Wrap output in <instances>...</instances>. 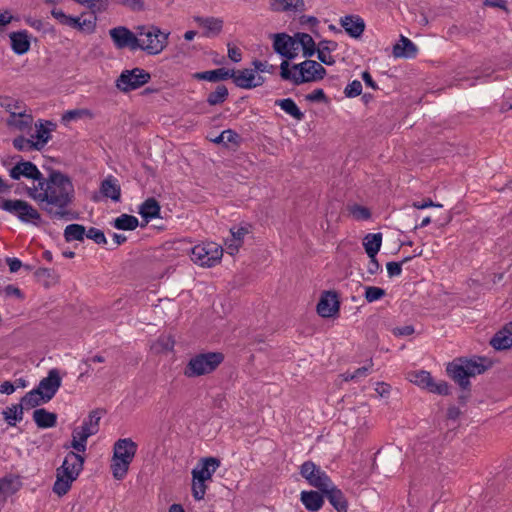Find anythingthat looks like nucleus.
Segmentation results:
<instances>
[{
  "label": "nucleus",
  "mask_w": 512,
  "mask_h": 512,
  "mask_svg": "<svg viewBox=\"0 0 512 512\" xmlns=\"http://www.w3.org/2000/svg\"><path fill=\"white\" fill-rule=\"evenodd\" d=\"M26 194L51 218L64 219L74 198V186L70 178L54 171L40 182L26 187Z\"/></svg>",
  "instance_id": "1"
},
{
  "label": "nucleus",
  "mask_w": 512,
  "mask_h": 512,
  "mask_svg": "<svg viewBox=\"0 0 512 512\" xmlns=\"http://www.w3.org/2000/svg\"><path fill=\"white\" fill-rule=\"evenodd\" d=\"M281 77L284 80H290L295 85L303 83L317 82L326 75V69L318 62L310 59L294 64L289 68L288 61L284 60L281 65Z\"/></svg>",
  "instance_id": "2"
},
{
  "label": "nucleus",
  "mask_w": 512,
  "mask_h": 512,
  "mask_svg": "<svg viewBox=\"0 0 512 512\" xmlns=\"http://www.w3.org/2000/svg\"><path fill=\"white\" fill-rule=\"evenodd\" d=\"M490 365V361L483 357L458 358L448 364L447 373L462 388H466L469 377L482 374Z\"/></svg>",
  "instance_id": "3"
},
{
  "label": "nucleus",
  "mask_w": 512,
  "mask_h": 512,
  "mask_svg": "<svg viewBox=\"0 0 512 512\" xmlns=\"http://www.w3.org/2000/svg\"><path fill=\"white\" fill-rule=\"evenodd\" d=\"M84 457L75 452H69L56 471V481L53 485V492L58 496L65 495L71 488L72 483L77 479L83 469Z\"/></svg>",
  "instance_id": "4"
},
{
  "label": "nucleus",
  "mask_w": 512,
  "mask_h": 512,
  "mask_svg": "<svg viewBox=\"0 0 512 512\" xmlns=\"http://www.w3.org/2000/svg\"><path fill=\"white\" fill-rule=\"evenodd\" d=\"M137 448L138 445L131 438H121L114 443L110 468L116 480L126 477Z\"/></svg>",
  "instance_id": "5"
},
{
  "label": "nucleus",
  "mask_w": 512,
  "mask_h": 512,
  "mask_svg": "<svg viewBox=\"0 0 512 512\" xmlns=\"http://www.w3.org/2000/svg\"><path fill=\"white\" fill-rule=\"evenodd\" d=\"M168 33L162 32L156 26H139L137 49H141L150 55L161 53L167 46Z\"/></svg>",
  "instance_id": "6"
},
{
  "label": "nucleus",
  "mask_w": 512,
  "mask_h": 512,
  "mask_svg": "<svg viewBox=\"0 0 512 512\" xmlns=\"http://www.w3.org/2000/svg\"><path fill=\"white\" fill-rule=\"evenodd\" d=\"M224 355L220 352L200 353L193 356L184 369L188 378L210 374L223 362Z\"/></svg>",
  "instance_id": "7"
},
{
  "label": "nucleus",
  "mask_w": 512,
  "mask_h": 512,
  "mask_svg": "<svg viewBox=\"0 0 512 512\" xmlns=\"http://www.w3.org/2000/svg\"><path fill=\"white\" fill-rule=\"evenodd\" d=\"M223 256V248L212 241L195 245L191 249V260L202 267H213Z\"/></svg>",
  "instance_id": "8"
},
{
  "label": "nucleus",
  "mask_w": 512,
  "mask_h": 512,
  "mask_svg": "<svg viewBox=\"0 0 512 512\" xmlns=\"http://www.w3.org/2000/svg\"><path fill=\"white\" fill-rule=\"evenodd\" d=\"M0 208L24 223H37L41 214L30 203L21 199H6L0 204Z\"/></svg>",
  "instance_id": "9"
},
{
  "label": "nucleus",
  "mask_w": 512,
  "mask_h": 512,
  "mask_svg": "<svg viewBox=\"0 0 512 512\" xmlns=\"http://www.w3.org/2000/svg\"><path fill=\"white\" fill-rule=\"evenodd\" d=\"M150 78V74L141 68L124 70L116 80V86L123 92H129L145 85Z\"/></svg>",
  "instance_id": "10"
},
{
  "label": "nucleus",
  "mask_w": 512,
  "mask_h": 512,
  "mask_svg": "<svg viewBox=\"0 0 512 512\" xmlns=\"http://www.w3.org/2000/svg\"><path fill=\"white\" fill-rule=\"evenodd\" d=\"M300 474L311 486L321 491L330 487V483L332 482L326 472L321 470L320 467L316 466L312 461H306L301 465Z\"/></svg>",
  "instance_id": "11"
},
{
  "label": "nucleus",
  "mask_w": 512,
  "mask_h": 512,
  "mask_svg": "<svg viewBox=\"0 0 512 512\" xmlns=\"http://www.w3.org/2000/svg\"><path fill=\"white\" fill-rule=\"evenodd\" d=\"M409 380L417 386L439 395H448L449 386L445 381L435 382L429 372L421 370L411 372Z\"/></svg>",
  "instance_id": "12"
},
{
  "label": "nucleus",
  "mask_w": 512,
  "mask_h": 512,
  "mask_svg": "<svg viewBox=\"0 0 512 512\" xmlns=\"http://www.w3.org/2000/svg\"><path fill=\"white\" fill-rule=\"evenodd\" d=\"M231 78H233L237 87L243 89H252L261 86L265 81L264 77L259 74L258 71L250 68L237 71L232 70Z\"/></svg>",
  "instance_id": "13"
},
{
  "label": "nucleus",
  "mask_w": 512,
  "mask_h": 512,
  "mask_svg": "<svg viewBox=\"0 0 512 512\" xmlns=\"http://www.w3.org/2000/svg\"><path fill=\"white\" fill-rule=\"evenodd\" d=\"M109 35L118 49L130 48L131 50H137L138 27L136 32L133 33L124 26H118L111 29Z\"/></svg>",
  "instance_id": "14"
},
{
  "label": "nucleus",
  "mask_w": 512,
  "mask_h": 512,
  "mask_svg": "<svg viewBox=\"0 0 512 512\" xmlns=\"http://www.w3.org/2000/svg\"><path fill=\"white\" fill-rule=\"evenodd\" d=\"M9 175L14 180H19L22 177L30 179L32 180V184L40 182L43 178L37 166L30 161L18 162L10 169Z\"/></svg>",
  "instance_id": "15"
},
{
  "label": "nucleus",
  "mask_w": 512,
  "mask_h": 512,
  "mask_svg": "<svg viewBox=\"0 0 512 512\" xmlns=\"http://www.w3.org/2000/svg\"><path fill=\"white\" fill-rule=\"evenodd\" d=\"M273 48L276 53L287 59H294L298 54L295 35L289 36L284 33L274 35Z\"/></svg>",
  "instance_id": "16"
},
{
  "label": "nucleus",
  "mask_w": 512,
  "mask_h": 512,
  "mask_svg": "<svg viewBox=\"0 0 512 512\" xmlns=\"http://www.w3.org/2000/svg\"><path fill=\"white\" fill-rule=\"evenodd\" d=\"M56 129V124L48 120H38L35 123V132L30 135L34 141L36 150L43 149L51 139V133Z\"/></svg>",
  "instance_id": "17"
},
{
  "label": "nucleus",
  "mask_w": 512,
  "mask_h": 512,
  "mask_svg": "<svg viewBox=\"0 0 512 512\" xmlns=\"http://www.w3.org/2000/svg\"><path fill=\"white\" fill-rule=\"evenodd\" d=\"M60 386L61 377L59 371L57 369H51L48 372L47 377L43 378L40 381L36 389L46 398L47 401H50L54 397Z\"/></svg>",
  "instance_id": "18"
},
{
  "label": "nucleus",
  "mask_w": 512,
  "mask_h": 512,
  "mask_svg": "<svg viewBox=\"0 0 512 512\" xmlns=\"http://www.w3.org/2000/svg\"><path fill=\"white\" fill-rule=\"evenodd\" d=\"M339 311V301L337 295L334 292H325L318 304L317 312L324 318L333 317Z\"/></svg>",
  "instance_id": "19"
},
{
  "label": "nucleus",
  "mask_w": 512,
  "mask_h": 512,
  "mask_svg": "<svg viewBox=\"0 0 512 512\" xmlns=\"http://www.w3.org/2000/svg\"><path fill=\"white\" fill-rule=\"evenodd\" d=\"M219 464L216 458H205L192 470V476L194 479H200V481L210 480Z\"/></svg>",
  "instance_id": "20"
},
{
  "label": "nucleus",
  "mask_w": 512,
  "mask_h": 512,
  "mask_svg": "<svg viewBox=\"0 0 512 512\" xmlns=\"http://www.w3.org/2000/svg\"><path fill=\"white\" fill-rule=\"evenodd\" d=\"M340 25L354 38L360 37L365 30V22L358 15H347L340 19Z\"/></svg>",
  "instance_id": "21"
},
{
  "label": "nucleus",
  "mask_w": 512,
  "mask_h": 512,
  "mask_svg": "<svg viewBox=\"0 0 512 512\" xmlns=\"http://www.w3.org/2000/svg\"><path fill=\"white\" fill-rule=\"evenodd\" d=\"M8 126L21 132L28 131L33 124V116L24 109L21 112H13L7 119Z\"/></svg>",
  "instance_id": "22"
},
{
  "label": "nucleus",
  "mask_w": 512,
  "mask_h": 512,
  "mask_svg": "<svg viewBox=\"0 0 512 512\" xmlns=\"http://www.w3.org/2000/svg\"><path fill=\"white\" fill-rule=\"evenodd\" d=\"M194 21L204 29V36L213 37L218 35L223 27V20L216 17H194Z\"/></svg>",
  "instance_id": "23"
},
{
  "label": "nucleus",
  "mask_w": 512,
  "mask_h": 512,
  "mask_svg": "<svg viewBox=\"0 0 512 512\" xmlns=\"http://www.w3.org/2000/svg\"><path fill=\"white\" fill-rule=\"evenodd\" d=\"M338 45L332 40H321L319 41L316 54L319 61L325 65H333L335 63L334 57L331 55L333 51L337 49Z\"/></svg>",
  "instance_id": "24"
},
{
  "label": "nucleus",
  "mask_w": 512,
  "mask_h": 512,
  "mask_svg": "<svg viewBox=\"0 0 512 512\" xmlns=\"http://www.w3.org/2000/svg\"><path fill=\"white\" fill-rule=\"evenodd\" d=\"M322 492L327 496L331 505L338 512H347V501L342 491L336 488L332 482L330 483V487L324 489Z\"/></svg>",
  "instance_id": "25"
},
{
  "label": "nucleus",
  "mask_w": 512,
  "mask_h": 512,
  "mask_svg": "<svg viewBox=\"0 0 512 512\" xmlns=\"http://www.w3.org/2000/svg\"><path fill=\"white\" fill-rule=\"evenodd\" d=\"M490 344L496 350L508 349L512 346V322L497 332L491 339Z\"/></svg>",
  "instance_id": "26"
},
{
  "label": "nucleus",
  "mask_w": 512,
  "mask_h": 512,
  "mask_svg": "<svg viewBox=\"0 0 512 512\" xmlns=\"http://www.w3.org/2000/svg\"><path fill=\"white\" fill-rule=\"evenodd\" d=\"M416 54V45L405 36H401L399 42L393 47V55L397 58H413Z\"/></svg>",
  "instance_id": "27"
},
{
  "label": "nucleus",
  "mask_w": 512,
  "mask_h": 512,
  "mask_svg": "<svg viewBox=\"0 0 512 512\" xmlns=\"http://www.w3.org/2000/svg\"><path fill=\"white\" fill-rule=\"evenodd\" d=\"M10 39H11L12 49L16 54H18V55L25 54L30 49V40H29L28 32H26V31L13 32L10 34Z\"/></svg>",
  "instance_id": "28"
},
{
  "label": "nucleus",
  "mask_w": 512,
  "mask_h": 512,
  "mask_svg": "<svg viewBox=\"0 0 512 512\" xmlns=\"http://www.w3.org/2000/svg\"><path fill=\"white\" fill-rule=\"evenodd\" d=\"M295 39L296 46L302 48L304 57L309 58L316 54V43L311 35L307 33H296Z\"/></svg>",
  "instance_id": "29"
},
{
  "label": "nucleus",
  "mask_w": 512,
  "mask_h": 512,
  "mask_svg": "<svg viewBox=\"0 0 512 512\" xmlns=\"http://www.w3.org/2000/svg\"><path fill=\"white\" fill-rule=\"evenodd\" d=\"M33 420L39 428H51L57 423V415L43 408L33 412Z\"/></svg>",
  "instance_id": "30"
},
{
  "label": "nucleus",
  "mask_w": 512,
  "mask_h": 512,
  "mask_svg": "<svg viewBox=\"0 0 512 512\" xmlns=\"http://www.w3.org/2000/svg\"><path fill=\"white\" fill-rule=\"evenodd\" d=\"M91 435H88V432L83 430L81 427H76L72 431V441L69 446H65L66 448H73L75 451L79 453H84L87 448V439Z\"/></svg>",
  "instance_id": "31"
},
{
  "label": "nucleus",
  "mask_w": 512,
  "mask_h": 512,
  "mask_svg": "<svg viewBox=\"0 0 512 512\" xmlns=\"http://www.w3.org/2000/svg\"><path fill=\"white\" fill-rule=\"evenodd\" d=\"M301 501L305 508L309 511H318L323 503V497L316 491H303L301 492Z\"/></svg>",
  "instance_id": "32"
},
{
  "label": "nucleus",
  "mask_w": 512,
  "mask_h": 512,
  "mask_svg": "<svg viewBox=\"0 0 512 512\" xmlns=\"http://www.w3.org/2000/svg\"><path fill=\"white\" fill-rule=\"evenodd\" d=\"M382 244L381 233H370L367 234L363 239V246L368 257H374L377 255Z\"/></svg>",
  "instance_id": "33"
},
{
  "label": "nucleus",
  "mask_w": 512,
  "mask_h": 512,
  "mask_svg": "<svg viewBox=\"0 0 512 512\" xmlns=\"http://www.w3.org/2000/svg\"><path fill=\"white\" fill-rule=\"evenodd\" d=\"M232 70H226L224 68L210 70V71H204V72H197L193 75L195 79L198 80H206L215 82L218 80H226L228 78H231Z\"/></svg>",
  "instance_id": "34"
},
{
  "label": "nucleus",
  "mask_w": 512,
  "mask_h": 512,
  "mask_svg": "<svg viewBox=\"0 0 512 512\" xmlns=\"http://www.w3.org/2000/svg\"><path fill=\"white\" fill-rule=\"evenodd\" d=\"M138 212L146 221H150L159 216L160 205L154 198H148L141 204Z\"/></svg>",
  "instance_id": "35"
},
{
  "label": "nucleus",
  "mask_w": 512,
  "mask_h": 512,
  "mask_svg": "<svg viewBox=\"0 0 512 512\" xmlns=\"http://www.w3.org/2000/svg\"><path fill=\"white\" fill-rule=\"evenodd\" d=\"M101 192L102 194L112 199L113 201H118L121 195V189L117 182V180L113 177L106 178L101 184Z\"/></svg>",
  "instance_id": "36"
},
{
  "label": "nucleus",
  "mask_w": 512,
  "mask_h": 512,
  "mask_svg": "<svg viewBox=\"0 0 512 512\" xmlns=\"http://www.w3.org/2000/svg\"><path fill=\"white\" fill-rule=\"evenodd\" d=\"M275 105L279 106L285 113L296 120H302L304 114L300 111L295 101L291 98L276 100Z\"/></svg>",
  "instance_id": "37"
},
{
  "label": "nucleus",
  "mask_w": 512,
  "mask_h": 512,
  "mask_svg": "<svg viewBox=\"0 0 512 512\" xmlns=\"http://www.w3.org/2000/svg\"><path fill=\"white\" fill-rule=\"evenodd\" d=\"M101 413L99 410H93L89 413L88 417L84 419L80 426L83 430L88 432V435H95L99 431V423Z\"/></svg>",
  "instance_id": "38"
},
{
  "label": "nucleus",
  "mask_w": 512,
  "mask_h": 512,
  "mask_svg": "<svg viewBox=\"0 0 512 512\" xmlns=\"http://www.w3.org/2000/svg\"><path fill=\"white\" fill-rule=\"evenodd\" d=\"M138 219L129 214H122L113 221V226L119 230L132 231L138 227Z\"/></svg>",
  "instance_id": "39"
},
{
  "label": "nucleus",
  "mask_w": 512,
  "mask_h": 512,
  "mask_svg": "<svg viewBox=\"0 0 512 512\" xmlns=\"http://www.w3.org/2000/svg\"><path fill=\"white\" fill-rule=\"evenodd\" d=\"M46 402H48L46 398L41 393H39L37 389L29 391L21 399V405L23 406V408L27 409L37 407Z\"/></svg>",
  "instance_id": "40"
},
{
  "label": "nucleus",
  "mask_w": 512,
  "mask_h": 512,
  "mask_svg": "<svg viewBox=\"0 0 512 512\" xmlns=\"http://www.w3.org/2000/svg\"><path fill=\"white\" fill-rule=\"evenodd\" d=\"M86 235V229L80 224H70L64 229V238L66 242L83 241Z\"/></svg>",
  "instance_id": "41"
},
{
  "label": "nucleus",
  "mask_w": 512,
  "mask_h": 512,
  "mask_svg": "<svg viewBox=\"0 0 512 512\" xmlns=\"http://www.w3.org/2000/svg\"><path fill=\"white\" fill-rule=\"evenodd\" d=\"M303 6V0H270V7L273 11H293Z\"/></svg>",
  "instance_id": "42"
},
{
  "label": "nucleus",
  "mask_w": 512,
  "mask_h": 512,
  "mask_svg": "<svg viewBox=\"0 0 512 512\" xmlns=\"http://www.w3.org/2000/svg\"><path fill=\"white\" fill-rule=\"evenodd\" d=\"M23 406L21 404L11 405L3 411V416L10 426H15L23 418Z\"/></svg>",
  "instance_id": "43"
},
{
  "label": "nucleus",
  "mask_w": 512,
  "mask_h": 512,
  "mask_svg": "<svg viewBox=\"0 0 512 512\" xmlns=\"http://www.w3.org/2000/svg\"><path fill=\"white\" fill-rule=\"evenodd\" d=\"M0 106L9 113V116H12L13 112H21L25 109L22 101L10 96L0 97Z\"/></svg>",
  "instance_id": "44"
},
{
  "label": "nucleus",
  "mask_w": 512,
  "mask_h": 512,
  "mask_svg": "<svg viewBox=\"0 0 512 512\" xmlns=\"http://www.w3.org/2000/svg\"><path fill=\"white\" fill-rule=\"evenodd\" d=\"M93 113L88 109H73L68 110L62 115V122L68 124L72 121H76L83 118H92Z\"/></svg>",
  "instance_id": "45"
},
{
  "label": "nucleus",
  "mask_w": 512,
  "mask_h": 512,
  "mask_svg": "<svg viewBox=\"0 0 512 512\" xmlns=\"http://www.w3.org/2000/svg\"><path fill=\"white\" fill-rule=\"evenodd\" d=\"M228 96V90L224 85H219L216 87L215 91L211 92L208 95L207 102L210 105H217L223 103Z\"/></svg>",
  "instance_id": "46"
},
{
  "label": "nucleus",
  "mask_w": 512,
  "mask_h": 512,
  "mask_svg": "<svg viewBox=\"0 0 512 512\" xmlns=\"http://www.w3.org/2000/svg\"><path fill=\"white\" fill-rule=\"evenodd\" d=\"M174 347V341L170 336H161L153 344L152 348L157 353L171 351Z\"/></svg>",
  "instance_id": "47"
},
{
  "label": "nucleus",
  "mask_w": 512,
  "mask_h": 512,
  "mask_svg": "<svg viewBox=\"0 0 512 512\" xmlns=\"http://www.w3.org/2000/svg\"><path fill=\"white\" fill-rule=\"evenodd\" d=\"M386 294L385 290L376 286H367L365 287L364 297L365 300L369 303L380 300Z\"/></svg>",
  "instance_id": "48"
},
{
  "label": "nucleus",
  "mask_w": 512,
  "mask_h": 512,
  "mask_svg": "<svg viewBox=\"0 0 512 512\" xmlns=\"http://www.w3.org/2000/svg\"><path fill=\"white\" fill-rule=\"evenodd\" d=\"M34 145H35V143L31 139V137L26 138L23 136H19L13 140V146L19 151H26V152L34 151V150H36V148H34Z\"/></svg>",
  "instance_id": "49"
},
{
  "label": "nucleus",
  "mask_w": 512,
  "mask_h": 512,
  "mask_svg": "<svg viewBox=\"0 0 512 512\" xmlns=\"http://www.w3.org/2000/svg\"><path fill=\"white\" fill-rule=\"evenodd\" d=\"M239 136L236 132L228 129L224 130L219 136L214 138L212 141L217 144L227 145L229 143H237Z\"/></svg>",
  "instance_id": "50"
},
{
  "label": "nucleus",
  "mask_w": 512,
  "mask_h": 512,
  "mask_svg": "<svg viewBox=\"0 0 512 512\" xmlns=\"http://www.w3.org/2000/svg\"><path fill=\"white\" fill-rule=\"evenodd\" d=\"M206 481H200V479H194L192 483V494L195 500H202L206 493Z\"/></svg>",
  "instance_id": "51"
},
{
  "label": "nucleus",
  "mask_w": 512,
  "mask_h": 512,
  "mask_svg": "<svg viewBox=\"0 0 512 512\" xmlns=\"http://www.w3.org/2000/svg\"><path fill=\"white\" fill-rule=\"evenodd\" d=\"M85 237L93 240L97 244H106L107 243V239H106L103 231H101L97 228H94V227H91L88 231H86Z\"/></svg>",
  "instance_id": "52"
},
{
  "label": "nucleus",
  "mask_w": 512,
  "mask_h": 512,
  "mask_svg": "<svg viewBox=\"0 0 512 512\" xmlns=\"http://www.w3.org/2000/svg\"><path fill=\"white\" fill-rule=\"evenodd\" d=\"M370 372V368L369 367H361V368H358L356 369L355 371L353 372H349L347 371L345 374H344V379L346 381L348 380H359L361 378H364L366 377Z\"/></svg>",
  "instance_id": "53"
},
{
  "label": "nucleus",
  "mask_w": 512,
  "mask_h": 512,
  "mask_svg": "<svg viewBox=\"0 0 512 512\" xmlns=\"http://www.w3.org/2000/svg\"><path fill=\"white\" fill-rule=\"evenodd\" d=\"M11 483L7 480H0V509L5 505L11 492Z\"/></svg>",
  "instance_id": "54"
},
{
  "label": "nucleus",
  "mask_w": 512,
  "mask_h": 512,
  "mask_svg": "<svg viewBox=\"0 0 512 512\" xmlns=\"http://www.w3.org/2000/svg\"><path fill=\"white\" fill-rule=\"evenodd\" d=\"M362 92V84L358 80H354L351 83H349L345 88V95L347 97H356L360 95Z\"/></svg>",
  "instance_id": "55"
},
{
  "label": "nucleus",
  "mask_w": 512,
  "mask_h": 512,
  "mask_svg": "<svg viewBox=\"0 0 512 512\" xmlns=\"http://www.w3.org/2000/svg\"><path fill=\"white\" fill-rule=\"evenodd\" d=\"M230 233L231 237L243 244L245 236L250 233V226L233 227L230 229Z\"/></svg>",
  "instance_id": "56"
},
{
  "label": "nucleus",
  "mask_w": 512,
  "mask_h": 512,
  "mask_svg": "<svg viewBox=\"0 0 512 512\" xmlns=\"http://www.w3.org/2000/svg\"><path fill=\"white\" fill-rule=\"evenodd\" d=\"M351 214L357 220H367L371 216L370 211L367 208L359 205H355L351 208Z\"/></svg>",
  "instance_id": "57"
},
{
  "label": "nucleus",
  "mask_w": 512,
  "mask_h": 512,
  "mask_svg": "<svg viewBox=\"0 0 512 512\" xmlns=\"http://www.w3.org/2000/svg\"><path fill=\"white\" fill-rule=\"evenodd\" d=\"M243 244L237 239L230 237L225 242L226 252L230 255H235Z\"/></svg>",
  "instance_id": "58"
},
{
  "label": "nucleus",
  "mask_w": 512,
  "mask_h": 512,
  "mask_svg": "<svg viewBox=\"0 0 512 512\" xmlns=\"http://www.w3.org/2000/svg\"><path fill=\"white\" fill-rule=\"evenodd\" d=\"M96 27V18L90 17V18H81V26L80 31L91 33L95 30Z\"/></svg>",
  "instance_id": "59"
},
{
  "label": "nucleus",
  "mask_w": 512,
  "mask_h": 512,
  "mask_svg": "<svg viewBox=\"0 0 512 512\" xmlns=\"http://www.w3.org/2000/svg\"><path fill=\"white\" fill-rule=\"evenodd\" d=\"M253 66H254V70L255 71H258L259 74L261 73H272L273 72V66L270 65L268 62L266 61H259V60H255L253 61Z\"/></svg>",
  "instance_id": "60"
},
{
  "label": "nucleus",
  "mask_w": 512,
  "mask_h": 512,
  "mask_svg": "<svg viewBox=\"0 0 512 512\" xmlns=\"http://www.w3.org/2000/svg\"><path fill=\"white\" fill-rule=\"evenodd\" d=\"M386 269L389 277L399 276L402 272V263L388 262L386 265Z\"/></svg>",
  "instance_id": "61"
},
{
  "label": "nucleus",
  "mask_w": 512,
  "mask_h": 512,
  "mask_svg": "<svg viewBox=\"0 0 512 512\" xmlns=\"http://www.w3.org/2000/svg\"><path fill=\"white\" fill-rule=\"evenodd\" d=\"M228 57L233 62H236V63L240 62L242 59L241 50L236 46L228 45Z\"/></svg>",
  "instance_id": "62"
},
{
  "label": "nucleus",
  "mask_w": 512,
  "mask_h": 512,
  "mask_svg": "<svg viewBox=\"0 0 512 512\" xmlns=\"http://www.w3.org/2000/svg\"><path fill=\"white\" fill-rule=\"evenodd\" d=\"M307 100L320 102L326 99L325 93L322 89H315L306 96Z\"/></svg>",
  "instance_id": "63"
},
{
  "label": "nucleus",
  "mask_w": 512,
  "mask_h": 512,
  "mask_svg": "<svg viewBox=\"0 0 512 512\" xmlns=\"http://www.w3.org/2000/svg\"><path fill=\"white\" fill-rule=\"evenodd\" d=\"M414 333V328L411 325H406L402 327H396L393 329V334L396 336H409Z\"/></svg>",
  "instance_id": "64"
}]
</instances>
